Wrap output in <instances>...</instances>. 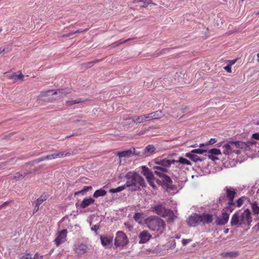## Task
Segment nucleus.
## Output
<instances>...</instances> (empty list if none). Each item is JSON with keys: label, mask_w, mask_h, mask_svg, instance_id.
<instances>
[{"label": "nucleus", "mask_w": 259, "mask_h": 259, "mask_svg": "<svg viewBox=\"0 0 259 259\" xmlns=\"http://www.w3.org/2000/svg\"><path fill=\"white\" fill-rule=\"evenodd\" d=\"M256 143V142L251 140L249 141L247 143L242 141H229L227 143L223 145V147L225 149L223 152L225 155H230L233 153L239 154L241 153V149L246 150L249 149L250 146L254 145Z\"/></svg>", "instance_id": "obj_1"}, {"label": "nucleus", "mask_w": 259, "mask_h": 259, "mask_svg": "<svg viewBox=\"0 0 259 259\" xmlns=\"http://www.w3.org/2000/svg\"><path fill=\"white\" fill-rule=\"evenodd\" d=\"M125 178L126 179V187H132L134 191L141 190V187L146 186L143 178L137 172L129 171L126 174Z\"/></svg>", "instance_id": "obj_2"}, {"label": "nucleus", "mask_w": 259, "mask_h": 259, "mask_svg": "<svg viewBox=\"0 0 259 259\" xmlns=\"http://www.w3.org/2000/svg\"><path fill=\"white\" fill-rule=\"evenodd\" d=\"M251 222L250 211L246 208L241 214L238 212L235 213L231 218L230 224L232 226H240L242 225L248 226Z\"/></svg>", "instance_id": "obj_3"}, {"label": "nucleus", "mask_w": 259, "mask_h": 259, "mask_svg": "<svg viewBox=\"0 0 259 259\" xmlns=\"http://www.w3.org/2000/svg\"><path fill=\"white\" fill-rule=\"evenodd\" d=\"M145 224L150 230L160 232L163 231L166 225L163 220L155 216H150L147 218Z\"/></svg>", "instance_id": "obj_4"}, {"label": "nucleus", "mask_w": 259, "mask_h": 259, "mask_svg": "<svg viewBox=\"0 0 259 259\" xmlns=\"http://www.w3.org/2000/svg\"><path fill=\"white\" fill-rule=\"evenodd\" d=\"M175 160H169L166 159H156L155 163L157 165L153 166L154 172L155 175H162L163 172H167L168 168L171 164L175 163Z\"/></svg>", "instance_id": "obj_5"}, {"label": "nucleus", "mask_w": 259, "mask_h": 259, "mask_svg": "<svg viewBox=\"0 0 259 259\" xmlns=\"http://www.w3.org/2000/svg\"><path fill=\"white\" fill-rule=\"evenodd\" d=\"M225 190L226 191V197L228 200L227 206H226V210H228L229 211H233L234 208L233 206L235 205L234 199L236 194V192L233 188L226 187Z\"/></svg>", "instance_id": "obj_6"}, {"label": "nucleus", "mask_w": 259, "mask_h": 259, "mask_svg": "<svg viewBox=\"0 0 259 259\" xmlns=\"http://www.w3.org/2000/svg\"><path fill=\"white\" fill-rule=\"evenodd\" d=\"M67 93L65 91L64 89H58L57 90H50L45 91H42L40 93L39 97H48L50 95H57V97L54 100H57L63 97V95H66Z\"/></svg>", "instance_id": "obj_7"}, {"label": "nucleus", "mask_w": 259, "mask_h": 259, "mask_svg": "<svg viewBox=\"0 0 259 259\" xmlns=\"http://www.w3.org/2000/svg\"><path fill=\"white\" fill-rule=\"evenodd\" d=\"M128 243L126 235L122 231L116 233L114 240V245L116 247L124 246Z\"/></svg>", "instance_id": "obj_8"}, {"label": "nucleus", "mask_w": 259, "mask_h": 259, "mask_svg": "<svg viewBox=\"0 0 259 259\" xmlns=\"http://www.w3.org/2000/svg\"><path fill=\"white\" fill-rule=\"evenodd\" d=\"M142 152H138V150H136L134 147H132L130 149L118 152L116 153V155L119 157V158L121 157H130L132 155L136 156H141Z\"/></svg>", "instance_id": "obj_9"}, {"label": "nucleus", "mask_w": 259, "mask_h": 259, "mask_svg": "<svg viewBox=\"0 0 259 259\" xmlns=\"http://www.w3.org/2000/svg\"><path fill=\"white\" fill-rule=\"evenodd\" d=\"M153 209V211L154 212L163 217L167 216L169 213H170V215H172V219H174L175 215L174 212L172 211H170L169 210H167L162 204H158L155 206Z\"/></svg>", "instance_id": "obj_10"}, {"label": "nucleus", "mask_w": 259, "mask_h": 259, "mask_svg": "<svg viewBox=\"0 0 259 259\" xmlns=\"http://www.w3.org/2000/svg\"><path fill=\"white\" fill-rule=\"evenodd\" d=\"M233 211H229L226 210V207L223 209L222 213L221 218L217 217L216 219V224L218 225H224L228 222L229 218L230 213Z\"/></svg>", "instance_id": "obj_11"}, {"label": "nucleus", "mask_w": 259, "mask_h": 259, "mask_svg": "<svg viewBox=\"0 0 259 259\" xmlns=\"http://www.w3.org/2000/svg\"><path fill=\"white\" fill-rule=\"evenodd\" d=\"M200 223L199 214L196 213L190 215L187 220V224L190 227H196Z\"/></svg>", "instance_id": "obj_12"}, {"label": "nucleus", "mask_w": 259, "mask_h": 259, "mask_svg": "<svg viewBox=\"0 0 259 259\" xmlns=\"http://www.w3.org/2000/svg\"><path fill=\"white\" fill-rule=\"evenodd\" d=\"M88 250L89 248L87 245L83 243L76 244L74 248L75 253L79 256H81L87 253Z\"/></svg>", "instance_id": "obj_13"}, {"label": "nucleus", "mask_w": 259, "mask_h": 259, "mask_svg": "<svg viewBox=\"0 0 259 259\" xmlns=\"http://www.w3.org/2000/svg\"><path fill=\"white\" fill-rule=\"evenodd\" d=\"M67 233V231L65 229L59 232L57 237L54 240L57 246L66 241Z\"/></svg>", "instance_id": "obj_14"}, {"label": "nucleus", "mask_w": 259, "mask_h": 259, "mask_svg": "<svg viewBox=\"0 0 259 259\" xmlns=\"http://www.w3.org/2000/svg\"><path fill=\"white\" fill-rule=\"evenodd\" d=\"M102 245L105 248H110L113 242V237L110 236H101Z\"/></svg>", "instance_id": "obj_15"}, {"label": "nucleus", "mask_w": 259, "mask_h": 259, "mask_svg": "<svg viewBox=\"0 0 259 259\" xmlns=\"http://www.w3.org/2000/svg\"><path fill=\"white\" fill-rule=\"evenodd\" d=\"M200 222L203 224H208L212 223L213 221V216L206 213L199 214Z\"/></svg>", "instance_id": "obj_16"}, {"label": "nucleus", "mask_w": 259, "mask_h": 259, "mask_svg": "<svg viewBox=\"0 0 259 259\" xmlns=\"http://www.w3.org/2000/svg\"><path fill=\"white\" fill-rule=\"evenodd\" d=\"M139 238L140 239L139 243L141 244L145 243L149 240L151 238V235L148 232V231H144L140 234Z\"/></svg>", "instance_id": "obj_17"}, {"label": "nucleus", "mask_w": 259, "mask_h": 259, "mask_svg": "<svg viewBox=\"0 0 259 259\" xmlns=\"http://www.w3.org/2000/svg\"><path fill=\"white\" fill-rule=\"evenodd\" d=\"M142 169L143 175L146 177L147 180H154V175L152 171L149 169L146 166H142Z\"/></svg>", "instance_id": "obj_18"}, {"label": "nucleus", "mask_w": 259, "mask_h": 259, "mask_svg": "<svg viewBox=\"0 0 259 259\" xmlns=\"http://www.w3.org/2000/svg\"><path fill=\"white\" fill-rule=\"evenodd\" d=\"M155 150V148L153 145H149L146 147V148L142 150H138V152H142V155L141 156L144 155L148 156V153L151 154L153 153Z\"/></svg>", "instance_id": "obj_19"}, {"label": "nucleus", "mask_w": 259, "mask_h": 259, "mask_svg": "<svg viewBox=\"0 0 259 259\" xmlns=\"http://www.w3.org/2000/svg\"><path fill=\"white\" fill-rule=\"evenodd\" d=\"M24 76L20 72L18 75L16 74V73H13L12 74L7 76V77L10 79H13L14 82H15L18 80H23Z\"/></svg>", "instance_id": "obj_20"}, {"label": "nucleus", "mask_w": 259, "mask_h": 259, "mask_svg": "<svg viewBox=\"0 0 259 259\" xmlns=\"http://www.w3.org/2000/svg\"><path fill=\"white\" fill-rule=\"evenodd\" d=\"M95 202V200L92 198H85L80 203V207L82 208H85L88 206L91 205L94 203Z\"/></svg>", "instance_id": "obj_21"}, {"label": "nucleus", "mask_w": 259, "mask_h": 259, "mask_svg": "<svg viewBox=\"0 0 259 259\" xmlns=\"http://www.w3.org/2000/svg\"><path fill=\"white\" fill-rule=\"evenodd\" d=\"M185 156L194 162L202 161V159L195 155L194 153L192 152V151L190 152L186 153Z\"/></svg>", "instance_id": "obj_22"}, {"label": "nucleus", "mask_w": 259, "mask_h": 259, "mask_svg": "<svg viewBox=\"0 0 259 259\" xmlns=\"http://www.w3.org/2000/svg\"><path fill=\"white\" fill-rule=\"evenodd\" d=\"M150 113L153 120L159 119L164 116V114L161 110H157Z\"/></svg>", "instance_id": "obj_23"}, {"label": "nucleus", "mask_w": 259, "mask_h": 259, "mask_svg": "<svg viewBox=\"0 0 259 259\" xmlns=\"http://www.w3.org/2000/svg\"><path fill=\"white\" fill-rule=\"evenodd\" d=\"M131 118L132 119L133 122L137 124L145 122V117L144 114L140 116H135Z\"/></svg>", "instance_id": "obj_24"}, {"label": "nucleus", "mask_w": 259, "mask_h": 259, "mask_svg": "<svg viewBox=\"0 0 259 259\" xmlns=\"http://www.w3.org/2000/svg\"><path fill=\"white\" fill-rule=\"evenodd\" d=\"M166 172H163L162 175H156L159 178L162 179L163 182L166 184H169L172 183L170 178L166 175Z\"/></svg>", "instance_id": "obj_25"}, {"label": "nucleus", "mask_w": 259, "mask_h": 259, "mask_svg": "<svg viewBox=\"0 0 259 259\" xmlns=\"http://www.w3.org/2000/svg\"><path fill=\"white\" fill-rule=\"evenodd\" d=\"M106 194H107V192L105 190H104L102 189H101L96 190L94 192V193L93 194V196H94V197L98 198L100 196H104L106 195Z\"/></svg>", "instance_id": "obj_26"}, {"label": "nucleus", "mask_w": 259, "mask_h": 259, "mask_svg": "<svg viewBox=\"0 0 259 259\" xmlns=\"http://www.w3.org/2000/svg\"><path fill=\"white\" fill-rule=\"evenodd\" d=\"M247 199V197L245 196H242L240 198H239L238 200H236V202H235V205L234 206H236L237 207H240L245 201Z\"/></svg>", "instance_id": "obj_27"}, {"label": "nucleus", "mask_w": 259, "mask_h": 259, "mask_svg": "<svg viewBox=\"0 0 259 259\" xmlns=\"http://www.w3.org/2000/svg\"><path fill=\"white\" fill-rule=\"evenodd\" d=\"M176 162H175V163H180L182 164L188 165H191V163L190 161H189L188 160H187V159H186L183 157H180L179 158V159L178 160H176Z\"/></svg>", "instance_id": "obj_28"}, {"label": "nucleus", "mask_w": 259, "mask_h": 259, "mask_svg": "<svg viewBox=\"0 0 259 259\" xmlns=\"http://www.w3.org/2000/svg\"><path fill=\"white\" fill-rule=\"evenodd\" d=\"M82 102V101L80 99L75 100H69V101H67L66 102L65 105L67 106H71L74 104L80 103Z\"/></svg>", "instance_id": "obj_29"}, {"label": "nucleus", "mask_w": 259, "mask_h": 259, "mask_svg": "<svg viewBox=\"0 0 259 259\" xmlns=\"http://www.w3.org/2000/svg\"><path fill=\"white\" fill-rule=\"evenodd\" d=\"M126 187H126V185L125 184L123 186H119L116 188L111 189H110L109 191H110V192L112 193H117V192H120V191L123 190Z\"/></svg>", "instance_id": "obj_30"}, {"label": "nucleus", "mask_w": 259, "mask_h": 259, "mask_svg": "<svg viewBox=\"0 0 259 259\" xmlns=\"http://www.w3.org/2000/svg\"><path fill=\"white\" fill-rule=\"evenodd\" d=\"M92 189V187L91 186H85L83 187V188L81 190L76 192L74 193V195H78L80 194H83L84 192L89 191V190H91Z\"/></svg>", "instance_id": "obj_31"}, {"label": "nucleus", "mask_w": 259, "mask_h": 259, "mask_svg": "<svg viewBox=\"0 0 259 259\" xmlns=\"http://www.w3.org/2000/svg\"><path fill=\"white\" fill-rule=\"evenodd\" d=\"M207 152H208L210 154L219 155L221 154V152L220 149L217 148H213L209 150H207Z\"/></svg>", "instance_id": "obj_32"}, {"label": "nucleus", "mask_w": 259, "mask_h": 259, "mask_svg": "<svg viewBox=\"0 0 259 259\" xmlns=\"http://www.w3.org/2000/svg\"><path fill=\"white\" fill-rule=\"evenodd\" d=\"M251 208L254 215H257L259 213V207L255 202L252 204Z\"/></svg>", "instance_id": "obj_33"}, {"label": "nucleus", "mask_w": 259, "mask_h": 259, "mask_svg": "<svg viewBox=\"0 0 259 259\" xmlns=\"http://www.w3.org/2000/svg\"><path fill=\"white\" fill-rule=\"evenodd\" d=\"M239 253L237 251H231L225 253L224 256H229L231 258L236 257L238 255Z\"/></svg>", "instance_id": "obj_34"}, {"label": "nucleus", "mask_w": 259, "mask_h": 259, "mask_svg": "<svg viewBox=\"0 0 259 259\" xmlns=\"http://www.w3.org/2000/svg\"><path fill=\"white\" fill-rule=\"evenodd\" d=\"M47 199V196L46 195L41 196L36 201V203L37 205H40L44 201Z\"/></svg>", "instance_id": "obj_35"}, {"label": "nucleus", "mask_w": 259, "mask_h": 259, "mask_svg": "<svg viewBox=\"0 0 259 259\" xmlns=\"http://www.w3.org/2000/svg\"><path fill=\"white\" fill-rule=\"evenodd\" d=\"M101 60H99V59H97V60H95L93 61H91V62H88L87 63L85 64V66L87 67H88V68H90L91 67H92V66H93L95 63H97L100 61H101Z\"/></svg>", "instance_id": "obj_36"}, {"label": "nucleus", "mask_w": 259, "mask_h": 259, "mask_svg": "<svg viewBox=\"0 0 259 259\" xmlns=\"http://www.w3.org/2000/svg\"><path fill=\"white\" fill-rule=\"evenodd\" d=\"M142 214L140 213H136L134 216L135 220L139 223H141Z\"/></svg>", "instance_id": "obj_37"}, {"label": "nucleus", "mask_w": 259, "mask_h": 259, "mask_svg": "<svg viewBox=\"0 0 259 259\" xmlns=\"http://www.w3.org/2000/svg\"><path fill=\"white\" fill-rule=\"evenodd\" d=\"M207 150L201 149H194L192 150V152L195 153H197L198 154H202L204 152H207Z\"/></svg>", "instance_id": "obj_38"}, {"label": "nucleus", "mask_w": 259, "mask_h": 259, "mask_svg": "<svg viewBox=\"0 0 259 259\" xmlns=\"http://www.w3.org/2000/svg\"><path fill=\"white\" fill-rule=\"evenodd\" d=\"M22 174L19 172H16L14 176H13V180H15V181H19L21 179H22Z\"/></svg>", "instance_id": "obj_39"}, {"label": "nucleus", "mask_w": 259, "mask_h": 259, "mask_svg": "<svg viewBox=\"0 0 259 259\" xmlns=\"http://www.w3.org/2000/svg\"><path fill=\"white\" fill-rule=\"evenodd\" d=\"M131 39V38H128V39H127L123 41H121V42L116 41V42L113 43L111 45V46H112V48H115L116 47L119 46L121 44H124V43L129 41Z\"/></svg>", "instance_id": "obj_40"}, {"label": "nucleus", "mask_w": 259, "mask_h": 259, "mask_svg": "<svg viewBox=\"0 0 259 259\" xmlns=\"http://www.w3.org/2000/svg\"><path fill=\"white\" fill-rule=\"evenodd\" d=\"M60 154L61 155L62 158L69 156L71 155V152H70L69 151H67L60 152Z\"/></svg>", "instance_id": "obj_41"}, {"label": "nucleus", "mask_w": 259, "mask_h": 259, "mask_svg": "<svg viewBox=\"0 0 259 259\" xmlns=\"http://www.w3.org/2000/svg\"><path fill=\"white\" fill-rule=\"evenodd\" d=\"M144 115L145 117V122L153 120L151 113L144 114Z\"/></svg>", "instance_id": "obj_42"}, {"label": "nucleus", "mask_w": 259, "mask_h": 259, "mask_svg": "<svg viewBox=\"0 0 259 259\" xmlns=\"http://www.w3.org/2000/svg\"><path fill=\"white\" fill-rule=\"evenodd\" d=\"M45 160H46V159L45 156H44V157H40V158L35 159L33 161V162L34 163H38L39 162H41L42 161H45Z\"/></svg>", "instance_id": "obj_43"}, {"label": "nucleus", "mask_w": 259, "mask_h": 259, "mask_svg": "<svg viewBox=\"0 0 259 259\" xmlns=\"http://www.w3.org/2000/svg\"><path fill=\"white\" fill-rule=\"evenodd\" d=\"M139 2H142L144 4L143 7H146L149 4L151 3V0H139Z\"/></svg>", "instance_id": "obj_44"}, {"label": "nucleus", "mask_w": 259, "mask_h": 259, "mask_svg": "<svg viewBox=\"0 0 259 259\" xmlns=\"http://www.w3.org/2000/svg\"><path fill=\"white\" fill-rule=\"evenodd\" d=\"M47 160H52L56 159L55 153L45 156Z\"/></svg>", "instance_id": "obj_45"}, {"label": "nucleus", "mask_w": 259, "mask_h": 259, "mask_svg": "<svg viewBox=\"0 0 259 259\" xmlns=\"http://www.w3.org/2000/svg\"><path fill=\"white\" fill-rule=\"evenodd\" d=\"M20 259H32V257L30 253H27L21 256Z\"/></svg>", "instance_id": "obj_46"}, {"label": "nucleus", "mask_w": 259, "mask_h": 259, "mask_svg": "<svg viewBox=\"0 0 259 259\" xmlns=\"http://www.w3.org/2000/svg\"><path fill=\"white\" fill-rule=\"evenodd\" d=\"M217 140L215 138H211L210 139L209 141H208V142L206 144V145H211V144H213L214 143H215V142H217Z\"/></svg>", "instance_id": "obj_47"}, {"label": "nucleus", "mask_w": 259, "mask_h": 259, "mask_svg": "<svg viewBox=\"0 0 259 259\" xmlns=\"http://www.w3.org/2000/svg\"><path fill=\"white\" fill-rule=\"evenodd\" d=\"M208 157L209 159L212 160V161H215L219 159L218 157L212 154H209L208 155Z\"/></svg>", "instance_id": "obj_48"}, {"label": "nucleus", "mask_w": 259, "mask_h": 259, "mask_svg": "<svg viewBox=\"0 0 259 259\" xmlns=\"http://www.w3.org/2000/svg\"><path fill=\"white\" fill-rule=\"evenodd\" d=\"M43 256L40 255L38 253L35 254L34 256L32 257V259H42Z\"/></svg>", "instance_id": "obj_49"}, {"label": "nucleus", "mask_w": 259, "mask_h": 259, "mask_svg": "<svg viewBox=\"0 0 259 259\" xmlns=\"http://www.w3.org/2000/svg\"><path fill=\"white\" fill-rule=\"evenodd\" d=\"M88 30H89V28H86L84 29H78L76 31L72 32V33H73V34H75L77 33H80V32H84V31H87Z\"/></svg>", "instance_id": "obj_50"}, {"label": "nucleus", "mask_w": 259, "mask_h": 259, "mask_svg": "<svg viewBox=\"0 0 259 259\" xmlns=\"http://www.w3.org/2000/svg\"><path fill=\"white\" fill-rule=\"evenodd\" d=\"M224 69L228 73H231L232 70L230 65H227L224 67Z\"/></svg>", "instance_id": "obj_51"}, {"label": "nucleus", "mask_w": 259, "mask_h": 259, "mask_svg": "<svg viewBox=\"0 0 259 259\" xmlns=\"http://www.w3.org/2000/svg\"><path fill=\"white\" fill-rule=\"evenodd\" d=\"M253 139L257 140H259V133L253 134L252 136Z\"/></svg>", "instance_id": "obj_52"}, {"label": "nucleus", "mask_w": 259, "mask_h": 259, "mask_svg": "<svg viewBox=\"0 0 259 259\" xmlns=\"http://www.w3.org/2000/svg\"><path fill=\"white\" fill-rule=\"evenodd\" d=\"M147 181L148 182L150 185L153 188H155L156 187V186L153 182V180H147Z\"/></svg>", "instance_id": "obj_53"}, {"label": "nucleus", "mask_w": 259, "mask_h": 259, "mask_svg": "<svg viewBox=\"0 0 259 259\" xmlns=\"http://www.w3.org/2000/svg\"><path fill=\"white\" fill-rule=\"evenodd\" d=\"M72 35H73L72 32H70L68 34H63L62 35H60V36H59V37H69V36H71Z\"/></svg>", "instance_id": "obj_54"}, {"label": "nucleus", "mask_w": 259, "mask_h": 259, "mask_svg": "<svg viewBox=\"0 0 259 259\" xmlns=\"http://www.w3.org/2000/svg\"><path fill=\"white\" fill-rule=\"evenodd\" d=\"M191 240L189 239H183L182 244L183 245H186L187 243H188Z\"/></svg>", "instance_id": "obj_55"}, {"label": "nucleus", "mask_w": 259, "mask_h": 259, "mask_svg": "<svg viewBox=\"0 0 259 259\" xmlns=\"http://www.w3.org/2000/svg\"><path fill=\"white\" fill-rule=\"evenodd\" d=\"M99 229V227L97 225H94L91 228L92 230L94 231H97Z\"/></svg>", "instance_id": "obj_56"}, {"label": "nucleus", "mask_w": 259, "mask_h": 259, "mask_svg": "<svg viewBox=\"0 0 259 259\" xmlns=\"http://www.w3.org/2000/svg\"><path fill=\"white\" fill-rule=\"evenodd\" d=\"M55 154L56 159L62 158L61 157V155L60 154V152H59L58 153H55Z\"/></svg>", "instance_id": "obj_57"}, {"label": "nucleus", "mask_w": 259, "mask_h": 259, "mask_svg": "<svg viewBox=\"0 0 259 259\" xmlns=\"http://www.w3.org/2000/svg\"><path fill=\"white\" fill-rule=\"evenodd\" d=\"M39 205H37L36 203L34 206V212H36L39 209Z\"/></svg>", "instance_id": "obj_58"}, {"label": "nucleus", "mask_w": 259, "mask_h": 259, "mask_svg": "<svg viewBox=\"0 0 259 259\" xmlns=\"http://www.w3.org/2000/svg\"><path fill=\"white\" fill-rule=\"evenodd\" d=\"M229 62L230 63V65L231 66V65L234 64L236 63V59L229 60Z\"/></svg>", "instance_id": "obj_59"}, {"label": "nucleus", "mask_w": 259, "mask_h": 259, "mask_svg": "<svg viewBox=\"0 0 259 259\" xmlns=\"http://www.w3.org/2000/svg\"><path fill=\"white\" fill-rule=\"evenodd\" d=\"M30 173H31V172H24L23 174H22V179L24 178V177H25L26 176H27L28 174H29Z\"/></svg>", "instance_id": "obj_60"}, {"label": "nucleus", "mask_w": 259, "mask_h": 259, "mask_svg": "<svg viewBox=\"0 0 259 259\" xmlns=\"http://www.w3.org/2000/svg\"><path fill=\"white\" fill-rule=\"evenodd\" d=\"M9 203V202L6 201V202H4L3 204H2L1 206H2V208H3L4 206L7 205Z\"/></svg>", "instance_id": "obj_61"}, {"label": "nucleus", "mask_w": 259, "mask_h": 259, "mask_svg": "<svg viewBox=\"0 0 259 259\" xmlns=\"http://www.w3.org/2000/svg\"><path fill=\"white\" fill-rule=\"evenodd\" d=\"M6 50V49L5 48H0V54L4 52Z\"/></svg>", "instance_id": "obj_62"}, {"label": "nucleus", "mask_w": 259, "mask_h": 259, "mask_svg": "<svg viewBox=\"0 0 259 259\" xmlns=\"http://www.w3.org/2000/svg\"><path fill=\"white\" fill-rule=\"evenodd\" d=\"M225 199L224 197H220L219 198V202H221Z\"/></svg>", "instance_id": "obj_63"}, {"label": "nucleus", "mask_w": 259, "mask_h": 259, "mask_svg": "<svg viewBox=\"0 0 259 259\" xmlns=\"http://www.w3.org/2000/svg\"><path fill=\"white\" fill-rule=\"evenodd\" d=\"M146 130H144V131H141V132L139 133V135H142V134H144L146 132Z\"/></svg>", "instance_id": "obj_64"}]
</instances>
